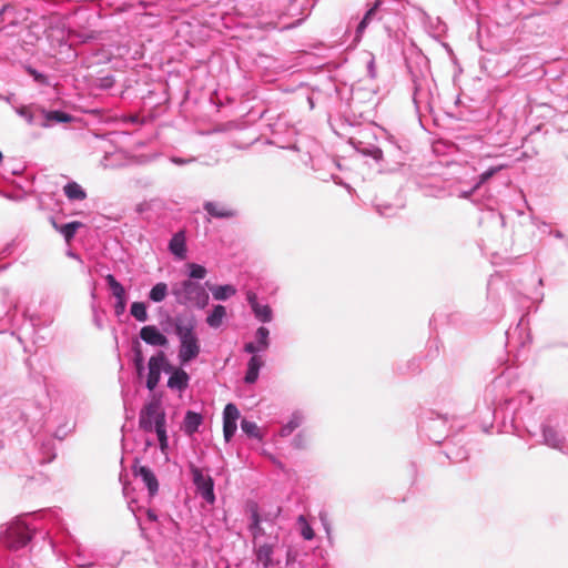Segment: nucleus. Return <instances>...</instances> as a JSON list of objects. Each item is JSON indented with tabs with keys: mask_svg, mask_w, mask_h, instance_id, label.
Wrapping results in <instances>:
<instances>
[{
	"mask_svg": "<svg viewBox=\"0 0 568 568\" xmlns=\"http://www.w3.org/2000/svg\"><path fill=\"white\" fill-rule=\"evenodd\" d=\"M174 332L180 341L178 354L180 363L187 364L195 359L201 353V344L195 333L194 318L187 322L178 320L174 324Z\"/></svg>",
	"mask_w": 568,
	"mask_h": 568,
	"instance_id": "1",
	"label": "nucleus"
},
{
	"mask_svg": "<svg viewBox=\"0 0 568 568\" xmlns=\"http://www.w3.org/2000/svg\"><path fill=\"white\" fill-rule=\"evenodd\" d=\"M171 294L174 296L175 302L183 306H195L203 310L209 304L210 296L204 286L192 280H183L173 283L171 286Z\"/></svg>",
	"mask_w": 568,
	"mask_h": 568,
	"instance_id": "2",
	"label": "nucleus"
},
{
	"mask_svg": "<svg viewBox=\"0 0 568 568\" xmlns=\"http://www.w3.org/2000/svg\"><path fill=\"white\" fill-rule=\"evenodd\" d=\"M139 426L146 433L166 427V415L160 399L152 398L142 407L139 415Z\"/></svg>",
	"mask_w": 568,
	"mask_h": 568,
	"instance_id": "3",
	"label": "nucleus"
},
{
	"mask_svg": "<svg viewBox=\"0 0 568 568\" xmlns=\"http://www.w3.org/2000/svg\"><path fill=\"white\" fill-rule=\"evenodd\" d=\"M32 534L33 529L19 519L8 526L2 536V542L12 550H19L30 542Z\"/></svg>",
	"mask_w": 568,
	"mask_h": 568,
	"instance_id": "4",
	"label": "nucleus"
},
{
	"mask_svg": "<svg viewBox=\"0 0 568 568\" xmlns=\"http://www.w3.org/2000/svg\"><path fill=\"white\" fill-rule=\"evenodd\" d=\"M396 0H375L373 6L365 12L364 17L358 22L355 36H354V42L358 43L367 27L374 21V20H382L383 12L389 9V6L394 4Z\"/></svg>",
	"mask_w": 568,
	"mask_h": 568,
	"instance_id": "5",
	"label": "nucleus"
},
{
	"mask_svg": "<svg viewBox=\"0 0 568 568\" xmlns=\"http://www.w3.org/2000/svg\"><path fill=\"white\" fill-rule=\"evenodd\" d=\"M148 368L149 373L145 386L149 390L152 392L155 389L160 382L161 372H169L170 369H172V365L168 363L164 352L160 351L158 354L150 357Z\"/></svg>",
	"mask_w": 568,
	"mask_h": 568,
	"instance_id": "6",
	"label": "nucleus"
},
{
	"mask_svg": "<svg viewBox=\"0 0 568 568\" xmlns=\"http://www.w3.org/2000/svg\"><path fill=\"white\" fill-rule=\"evenodd\" d=\"M190 471L192 475L193 484L196 487V491L201 497L209 504L215 501L214 495V481L211 476L204 475L203 471L195 465H190Z\"/></svg>",
	"mask_w": 568,
	"mask_h": 568,
	"instance_id": "7",
	"label": "nucleus"
},
{
	"mask_svg": "<svg viewBox=\"0 0 568 568\" xmlns=\"http://www.w3.org/2000/svg\"><path fill=\"white\" fill-rule=\"evenodd\" d=\"M423 429L426 432L428 438L433 443L439 444L444 438L448 436L450 428L448 427L447 417L437 415L436 417H430L427 422H425Z\"/></svg>",
	"mask_w": 568,
	"mask_h": 568,
	"instance_id": "8",
	"label": "nucleus"
},
{
	"mask_svg": "<svg viewBox=\"0 0 568 568\" xmlns=\"http://www.w3.org/2000/svg\"><path fill=\"white\" fill-rule=\"evenodd\" d=\"M105 281L112 292V295L115 297L116 302L114 304V314L116 316H121L124 314L126 308V293L123 285L112 275L108 274L105 276Z\"/></svg>",
	"mask_w": 568,
	"mask_h": 568,
	"instance_id": "9",
	"label": "nucleus"
},
{
	"mask_svg": "<svg viewBox=\"0 0 568 568\" xmlns=\"http://www.w3.org/2000/svg\"><path fill=\"white\" fill-rule=\"evenodd\" d=\"M274 549L275 545L270 542L256 544L254 541L253 552L255 556V560L257 564L262 565L263 568H271L277 565V561L274 560Z\"/></svg>",
	"mask_w": 568,
	"mask_h": 568,
	"instance_id": "10",
	"label": "nucleus"
},
{
	"mask_svg": "<svg viewBox=\"0 0 568 568\" xmlns=\"http://www.w3.org/2000/svg\"><path fill=\"white\" fill-rule=\"evenodd\" d=\"M180 547L176 546L175 551L161 552L158 558V565L160 568H189V562L181 554H179Z\"/></svg>",
	"mask_w": 568,
	"mask_h": 568,
	"instance_id": "11",
	"label": "nucleus"
},
{
	"mask_svg": "<svg viewBox=\"0 0 568 568\" xmlns=\"http://www.w3.org/2000/svg\"><path fill=\"white\" fill-rule=\"evenodd\" d=\"M140 337L151 346H166L169 341L164 334L154 325L143 326L140 331Z\"/></svg>",
	"mask_w": 568,
	"mask_h": 568,
	"instance_id": "12",
	"label": "nucleus"
},
{
	"mask_svg": "<svg viewBox=\"0 0 568 568\" xmlns=\"http://www.w3.org/2000/svg\"><path fill=\"white\" fill-rule=\"evenodd\" d=\"M39 113H41V128H51L55 123H69L73 119L71 114L59 110L48 111L42 108L39 109Z\"/></svg>",
	"mask_w": 568,
	"mask_h": 568,
	"instance_id": "13",
	"label": "nucleus"
},
{
	"mask_svg": "<svg viewBox=\"0 0 568 568\" xmlns=\"http://www.w3.org/2000/svg\"><path fill=\"white\" fill-rule=\"evenodd\" d=\"M135 476L140 477L146 486L150 497H153L159 491V481L154 473L146 466H134Z\"/></svg>",
	"mask_w": 568,
	"mask_h": 568,
	"instance_id": "14",
	"label": "nucleus"
},
{
	"mask_svg": "<svg viewBox=\"0 0 568 568\" xmlns=\"http://www.w3.org/2000/svg\"><path fill=\"white\" fill-rule=\"evenodd\" d=\"M171 373L168 379V387L170 389L184 392L189 387L190 376L182 368H174L169 371Z\"/></svg>",
	"mask_w": 568,
	"mask_h": 568,
	"instance_id": "15",
	"label": "nucleus"
},
{
	"mask_svg": "<svg viewBox=\"0 0 568 568\" xmlns=\"http://www.w3.org/2000/svg\"><path fill=\"white\" fill-rule=\"evenodd\" d=\"M39 109H42V106L37 104L14 108L16 113L23 118L29 125L41 126V113H39Z\"/></svg>",
	"mask_w": 568,
	"mask_h": 568,
	"instance_id": "16",
	"label": "nucleus"
},
{
	"mask_svg": "<svg viewBox=\"0 0 568 568\" xmlns=\"http://www.w3.org/2000/svg\"><path fill=\"white\" fill-rule=\"evenodd\" d=\"M205 212L215 219H231L236 216V211L216 202L207 201L203 204Z\"/></svg>",
	"mask_w": 568,
	"mask_h": 568,
	"instance_id": "17",
	"label": "nucleus"
},
{
	"mask_svg": "<svg viewBox=\"0 0 568 568\" xmlns=\"http://www.w3.org/2000/svg\"><path fill=\"white\" fill-rule=\"evenodd\" d=\"M544 444L560 452L565 447V437L561 436L554 427L549 425L542 426Z\"/></svg>",
	"mask_w": 568,
	"mask_h": 568,
	"instance_id": "18",
	"label": "nucleus"
},
{
	"mask_svg": "<svg viewBox=\"0 0 568 568\" xmlns=\"http://www.w3.org/2000/svg\"><path fill=\"white\" fill-rule=\"evenodd\" d=\"M264 366V361L261 355L252 356L246 366V372L244 375V383L252 385L255 384L260 376V371Z\"/></svg>",
	"mask_w": 568,
	"mask_h": 568,
	"instance_id": "19",
	"label": "nucleus"
},
{
	"mask_svg": "<svg viewBox=\"0 0 568 568\" xmlns=\"http://www.w3.org/2000/svg\"><path fill=\"white\" fill-rule=\"evenodd\" d=\"M169 250L179 260H184L186 257L184 232L180 231L172 236L169 243Z\"/></svg>",
	"mask_w": 568,
	"mask_h": 568,
	"instance_id": "20",
	"label": "nucleus"
},
{
	"mask_svg": "<svg viewBox=\"0 0 568 568\" xmlns=\"http://www.w3.org/2000/svg\"><path fill=\"white\" fill-rule=\"evenodd\" d=\"M203 422V417L201 414L195 413L193 410H187L183 420V430L186 435H193L199 430Z\"/></svg>",
	"mask_w": 568,
	"mask_h": 568,
	"instance_id": "21",
	"label": "nucleus"
},
{
	"mask_svg": "<svg viewBox=\"0 0 568 568\" xmlns=\"http://www.w3.org/2000/svg\"><path fill=\"white\" fill-rule=\"evenodd\" d=\"M225 317V306L221 304L214 305L212 311L206 316V324L212 328H219L222 325Z\"/></svg>",
	"mask_w": 568,
	"mask_h": 568,
	"instance_id": "22",
	"label": "nucleus"
},
{
	"mask_svg": "<svg viewBox=\"0 0 568 568\" xmlns=\"http://www.w3.org/2000/svg\"><path fill=\"white\" fill-rule=\"evenodd\" d=\"M63 192L70 201H83L87 199V192L74 181L67 183L63 186Z\"/></svg>",
	"mask_w": 568,
	"mask_h": 568,
	"instance_id": "23",
	"label": "nucleus"
},
{
	"mask_svg": "<svg viewBox=\"0 0 568 568\" xmlns=\"http://www.w3.org/2000/svg\"><path fill=\"white\" fill-rule=\"evenodd\" d=\"M210 290L215 301H226L236 294V288L231 284L214 285Z\"/></svg>",
	"mask_w": 568,
	"mask_h": 568,
	"instance_id": "24",
	"label": "nucleus"
},
{
	"mask_svg": "<svg viewBox=\"0 0 568 568\" xmlns=\"http://www.w3.org/2000/svg\"><path fill=\"white\" fill-rule=\"evenodd\" d=\"M53 226L63 235L64 240L68 243H70L71 240L74 237L77 231L83 226V223L79 221H73L63 225H58L55 222H53Z\"/></svg>",
	"mask_w": 568,
	"mask_h": 568,
	"instance_id": "25",
	"label": "nucleus"
},
{
	"mask_svg": "<svg viewBox=\"0 0 568 568\" xmlns=\"http://www.w3.org/2000/svg\"><path fill=\"white\" fill-rule=\"evenodd\" d=\"M303 423V415L298 412L292 414L290 420L283 425L280 429L281 437L290 436L297 427H300Z\"/></svg>",
	"mask_w": 568,
	"mask_h": 568,
	"instance_id": "26",
	"label": "nucleus"
},
{
	"mask_svg": "<svg viewBox=\"0 0 568 568\" xmlns=\"http://www.w3.org/2000/svg\"><path fill=\"white\" fill-rule=\"evenodd\" d=\"M169 288L164 282L156 283L149 292V300L154 303H161L168 296Z\"/></svg>",
	"mask_w": 568,
	"mask_h": 568,
	"instance_id": "27",
	"label": "nucleus"
},
{
	"mask_svg": "<svg viewBox=\"0 0 568 568\" xmlns=\"http://www.w3.org/2000/svg\"><path fill=\"white\" fill-rule=\"evenodd\" d=\"M252 312L255 318L262 323H270L273 320V312L267 304L253 305Z\"/></svg>",
	"mask_w": 568,
	"mask_h": 568,
	"instance_id": "28",
	"label": "nucleus"
},
{
	"mask_svg": "<svg viewBox=\"0 0 568 568\" xmlns=\"http://www.w3.org/2000/svg\"><path fill=\"white\" fill-rule=\"evenodd\" d=\"M262 352L266 351L270 346V331L265 326H261L255 332L254 342Z\"/></svg>",
	"mask_w": 568,
	"mask_h": 568,
	"instance_id": "29",
	"label": "nucleus"
},
{
	"mask_svg": "<svg viewBox=\"0 0 568 568\" xmlns=\"http://www.w3.org/2000/svg\"><path fill=\"white\" fill-rule=\"evenodd\" d=\"M130 313L138 322L144 323L148 321L146 305L143 302H133Z\"/></svg>",
	"mask_w": 568,
	"mask_h": 568,
	"instance_id": "30",
	"label": "nucleus"
},
{
	"mask_svg": "<svg viewBox=\"0 0 568 568\" xmlns=\"http://www.w3.org/2000/svg\"><path fill=\"white\" fill-rule=\"evenodd\" d=\"M241 428L245 435L252 438L262 439V434L255 422L248 419H242Z\"/></svg>",
	"mask_w": 568,
	"mask_h": 568,
	"instance_id": "31",
	"label": "nucleus"
},
{
	"mask_svg": "<svg viewBox=\"0 0 568 568\" xmlns=\"http://www.w3.org/2000/svg\"><path fill=\"white\" fill-rule=\"evenodd\" d=\"M297 524L301 527V535L305 540H312L315 536L313 528L307 523L304 515H300L297 518Z\"/></svg>",
	"mask_w": 568,
	"mask_h": 568,
	"instance_id": "32",
	"label": "nucleus"
},
{
	"mask_svg": "<svg viewBox=\"0 0 568 568\" xmlns=\"http://www.w3.org/2000/svg\"><path fill=\"white\" fill-rule=\"evenodd\" d=\"M248 528L254 539L264 535V529L261 527V519L256 511H254L251 516V524Z\"/></svg>",
	"mask_w": 568,
	"mask_h": 568,
	"instance_id": "33",
	"label": "nucleus"
},
{
	"mask_svg": "<svg viewBox=\"0 0 568 568\" xmlns=\"http://www.w3.org/2000/svg\"><path fill=\"white\" fill-rule=\"evenodd\" d=\"M189 267V276L194 280H203L206 276V268L200 264L190 263Z\"/></svg>",
	"mask_w": 568,
	"mask_h": 568,
	"instance_id": "34",
	"label": "nucleus"
},
{
	"mask_svg": "<svg viewBox=\"0 0 568 568\" xmlns=\"http://www.w3.org/2000/svg\"><path fill=\"white\" fill-rule=\"evenodd\" d=\"M240 418V410L235 404L229 403L223 410V420L237 422Z\"/></svg>",
	"mask_w": 568,
	"mask_h": 568,
	"instance_id": "35",
	"label": "nucleus"
},
{
	"mask_svg": "<svg viewBox=\"0 0 568 568\" xmlns=\"http://www.w3.org/2000/svg\"><path fill=\"white\" fill-rule=\"evenodd\" d=\"M501 169V166H494V168H489L488 170H486L485 172H483L480 175H479V182L478 184L470 191V192H467V193H464V196L467 197L468 195H470L473 193V191L475 189L478 187V185L480 183H485L486 181H488L494 174H496L499 170Z\"/></svg>",
	"mask_w": 568,
	"mask_h": 568,
	"instance_id": "36",
	"label": "nucleus"
},
{
	"mask_svg": "<svg viewBox=\"0 0 568 568\" xmlns=\"http://www.w3.org/2000/svg\"><path fill=\"white\" fill-rule=\"evenodd\" d=\"M237 429V422L223 420V435L226 442H230Z\"/></svg>",
	"mask_w": 568,
	"mask_h": 568,
	"instance_id": "37",
	"label": "nucleus"
},
{
	"mask_svg": "<svg viewBox=\"0 0 568 568\" xmlns=\"http://www.w3.org/2000/svg\"><path fill=\"white\" fill-rule=\"evenodd\" d=\"M27 72L33 78V80L38 83V84H41V85H50V81H49V78L37 71L36 69H33L32 67H28L27 68Z\"/></svg>",
	"mask_w": 568,
	"mask_h": 568,
	"instance_id": "38",
	"label": "nucleus"
},
{
	"mask_svg": "<svg viewBox=\"0 0 568 568\" xmlns=\"http://www.w3.org/2000/svg\"><path fill=\"white\" fill-rule=\"evenodd\" d=\"M155 434L158 436L160 450L163 454H166V450L169 448V438H168L166 427L162 428V429H158L155 432Z\"/></svg>",
	"mask_w": 568,
	"mask_h": 568,
	"instance_id": "39",
	"label": "nucleus"
},
{
	"mask_svg": "<svg viewBox=\"0 0 568 568\" xmlns=\"http://www.w3.org/2000/svg\"><path fill=\"white\" fill-rule=\"evenodd\" d=\"M446 455L449 459H452L455 463L463 462L468 457V453L465 449H448Z\"/></svg>",
	"mask_w": 568,
	"mask_h": 568,
	"instance_id": "40",
	"label": "nucleus"
},
{
	"mask_svg": "<svg viewBox=\"0 0 568 568\" xmlns=\"http://www.w3.org/2000/svg\"><path fill=\"white\" fill-rule=\"evenodd\" d=\"M134 366L139 375H142L144 372V359L140 348L134 349Z\"/></svg>",
	"mask_w": 568,
	"mask_h": 568,
	"instance_id": "41",
	"label": "nucleus"
},
{
	"mask_svg": "<svg viewBox=\"0 0 568 568\" xmlns=\"http://www.w3.org/2000/svg\"><path fill=\"white\" fill-rule=\"evenodd\" d=\"M75 555H77V558H78L77 559V566L79 568H88V567H93L94 566L93 561L87 562V561L83 560L82 549H81L80 545H77Z\"/></svg>",
	"mask_w": 568,
	"mask_h": 568,
	"instance_id": "42",
	"label": "nucleus"
},
{
	"mask_svg": "<svg viewBox=\"0 0 568 568\" xmlns=\"http://www.w3.org/2000/svg\"><path fill=\"white\" fill-rule=\"evenodd\" d=\"M364 154L373 158L376 161L383 160V150L377 146H372L364 151Z\"/></svg>",
	"mask_w": 568,
	"mask_h": 568,
	"instance_id": "43",
	"label": "nucleus"
},
{
	"mask_svg": "<svg viewBox=\"0 0 568 568\" xmlns=\"http://www.w3.org/2000/svg\"><path fill=\"white\" fill-rule=\"evenodd\" d=\"M197 159L194 156L190 158H181V156H171L170 161L175 165H185L195 162Z\"/></svg>",
	"mask_w": 568,
	"mask_h": 568,
	"instance_id": "44",
	"label": "nucleus"
},
{
	"mask_svg": "<svg viewBox=\"0 0 568 568\" xmlns=\"http://www.w3.org/2000/svg\"><path fill=\"white\" fill-rule=\"evenodd\" d=\"M292 445L297 449H303L306 447V440L302 433L297 434L292 442Z\"/></svg>",
	"mask_w": 568,
	"mask_h": 568,
	"instance_id": "45",
	"label": "nucleus"
},
{
	"mask_svg": "<svg viewBox=\"0 0 568 568\" xmlns=\"http://www.w3.org/2000/svg\"><path fill=\"white\" fill-rule=\"evenodd\" d=\"M243 349L245 353L252 354V356L258 355L257 353L262 352L254 342L246 343Z\"/></svg>",
	"mask_w": 568,
	"mask_h": 568,
	"instance_id": "46",
	"label": "nucleus"
},
{
	"mask_svg": "<svg viewBox=\"0 0 568 568\" xmlns=\"http://www.w3.org/2000/svg\"><path fill=\"white\" fill-rule=\"evenodd\" d=\"M320 520L323 525V528L325 529L326 534L329 535L331 534V524L328 521V516H327V513L326 511H321L320 515Z\"/></svg>",
	"mask_w": 568,
	"mask_h": 568,
	"instance_id": "47",
	"label": "nucleus"
},
{
	"mask_svg": "<svg viewBox=\"0 0 568 568\" xmlns=\"http://www.w3.org/2000/svg\"><path fill=\"white\" fill-rule=\"evenodd\" d=\"M413 101L417 109L420 108V104L423 102V92L419 90V88L415 84V91L413 94Z\"/></svg>",
	"mask_w": 568,
	"mask_h": 568,
	"instance_id": "48",
	"label": "nucleus"
},
{
	"mask_svg": "<svg viewBox=\"0 0 568 568\" xmlns=\"http://www.w3.org/2000/svg\"><path fill=\"white\" fill-rule=\"evenodd\" d=\"M367 72L369 78L375 79L376 78V67H375V59L372 57L369 61L367 62Z\"/></svg>",
	"mask_w": 568,
	"mask_h": 568,
	"instance_id": "49",
	"label": "nucleus"
},
{
	"mask_svg": "<svg viewBox=\"0 0 568 568\" xmlns=\"http://www.w3.org/2000/svg\"><path fill=\"white\" fill-rule=\"evenodd\" d=\"M377 212L383 216H390L394 214V207L392 205H386L384 207L377 205Z\"/></svg>",
	"mask_w": 568,
	"mask_h": 568,
	"instance_id": "50",
	"label": "nucleus"
},
{
	"mask_svg": "<svg viewBox=\"0 0 568 568\" xmlns=\"http://www.w3.org/2000/svg\"><path fill=\"white\" fill-rule=\"evenodd\" d=\"M246 301H247L248 305L251 306V308H253V305L258 304L257 295L253 291H247Z\"/></svg>",
	"mask_w": 568,
	"mask_h": 568,
	"instance_id": "51",
	"label": "nucleus"
},
{
	"mask_svg": "<svg viewBox=\"0 0 568 568\" xmlns=\"http://www.w3.org/2000/svg\"><path fill=\"white\" fill-rule=\"evenodd\" d=\"M93 321L98 328L101 329L103 327L102 320L95 307H93Z\"/></svg>",
	"mask_w": 568,
	"mask_h": 568,
	"instance_id": "52",
	"label": "nucleus"
},
{
	"mask_svg": "<svg viewBox=\"0 0 568 568\" xmlns=\"http://www.w3.org/2000/svg\"><path fill=\"white\" fill-rule=\"evenodd\" d=\"M48 39L53 41V40H57V28H51L49 31H48Z\"/></svg>",
	"mask_w": 568,
	"mask_h": 568,
	"instance_id": "53",
	"label": "nucleus"
},
{
	"mask_svg": "<svg viewBox=\"0 0 568 568\" xmlns=\"http://www.w3.org/2000/svg\"><path fill=\"white\" fill-rule=\"evenodd\" d=\"M494 390H495V385H494V384H493V385H490V386H488V387L486 388V390H485V397H486V399H488L489 397H491V396H493Z\"/></svg>",
	"mask_w": 568,
	"mask_h": 568,
	"instance_id": "54",
	"label": "nucleus"
},
{
	"mask_svg": "<svg viewBox=\"0 0 568 568\" xmlns=\"http://www.w3.org/2000/svg\"><path fill=\"white\" fill-rule=\"evenodd\" d=\"M148 517L151 520H156V515L153 511H148Z\"/></svg>",
	"mask_w": 568,
	"mask_h": 568,
	"instance_id": "55",
	"label": "nucleus"
},
{
	"mask_svg": "<svg viewBox=\"0 0 568 568\" xmlns=\"http://www.w3.org/2000/svg\"><path fill=\"white\" fill-rule=\"evenodd\" d=\"M10 6L9 4H4L1 9H0V16L7 10L9 9Z\"/></svg>",
	"mask_w": 568,
	"mask_h": 568,
	"instance_id": "56",
	"label": "nucleus"
},
{
	"mask_svg": "<svg viewBox=\"0 0 568 568\" xmlns=\"http://www.w3.org/2000/svg\"><path fill=\"white\" fill-rule=\"evenodd\" d=\"M111 566H112V568H118L119 561H116L114 565H111Z\"/></svg>",
	"mask_w": 568,
	"mask_h": 568,
	"instance_id": "57",
	"label": "nucleus"
}]
</instances>
